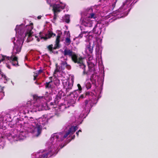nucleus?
Returning <instances> with one entry per match:
<instances>
[{
    "mask_svg": "<svg viewBox=\"0 0 158 158\" xmlns=\"http://www.w3.org/2000/svg\"><path fill=\"white\" fill-rule=\"evenodd\" d=\"M75 135H73L71 137V139H73L75 138Z\"/></svg>",
    "mask_w": 158,
    "mask_h": 158,
    "instance_id": "43",
    "label": "nucleus"
},
{
    "mask_svg": "<svg viewBox=\"0 0 158 158\" xmlns=\"http://www.w3.org/2000/svg\"><path fill=\"white\" fill-rule=\"evenodd\" d=\"M93 93L91 92H86L85 94L81 95L79 97L78 99L85 98L86 96L92 97Z\"/></svg>",
    "mask_w": 158,
    "mask_h": 158,
    "instance_id": "12",
    "label": "nucleus"
},
{
    "mask_svg": "<svg viewBox=\"0 0 158 158\" xmlns=\"http://www.w3.org/2000/svg\"><path fill=\"white\" fill-rule=\"evenodd\" d=\"M60 48V44H58L55 43L54 46L53 47V49L54 50H55L57 49H59Z\"/></svg>",
    "mask_w": 158,
    "mask_h": 158,
    "instance_id": "34",
    "label": "nucleus"
},
{
    "mask_svg": "<svg viewBox=\"0 0 158 158\" xmlns=\"http://www.w3.org/2000/svg\"><path fill=\"white\" fill-rule=\"evenodd\" d=\"M41 16H39L37 17V18L38 19H40L41 18Z\"/></svg>",
    "mask_w": 158,
    "mask_h": 158,
    "instance_id": "47",
    "label": "nucleus"
},
{
    "mask_svg": "<svg viewBox=\"0 0 158 158\" xmlns=\"http://www.w3.org/2000/svg\"><path fill=\"white\" fill-rule=\"evenodd\" d=\"M77 86L78 87V89L79 91H81L82 90L81 87L80 85L79 84H78L77 85Z\"/></svg>",
    "mask_w": 158,
    "mask_h": 158,
    "instance_id": "37",
    "label": "nucleus"
},
{
    "mask_svg": "<svg viewBox=\"0 0 158 158\" xmlns=\"http://www.w3.org/2000/svg\"><path fill=\"white\" fill-rule=\"evenodd\" d=\"M4 87H2L0 86V95H1V96L0 97V98L2 99L3 97L4 96V92L3 91V88Z\"/></svg>",
    "mask_w": 158,
    "mask_h": 158,
    "instance_id": "23",
    "label": "nucleus"
},
{
    "mask_svg": "<svg viewBox=\"0 0 158 158\" xmlns=\"http://www.w3.org/2000/svg\"><path fill=\"white\" fill-rule=\"evenodd\" d=\"M48 153L43 154L40 156V158H47Z\"/></svg>",
    "mask_w": 158,
    "mask_h": 158,
    "instance_id": "29",
    "label": "nucleus"
},
{
    "mask_svg": "<svg viewBox=\"0 0 158 158\" xmlns=\"http://www.w3.org/2000/svg\"><path fill=\"white\" fill-rule=\"evenodd\" d=\"M47 48L48 49V50L50 52V53L51 52L53 49V45L52 44L49 45L47 47Z\"/></svg>",
    "mask_w": 158,
    "mask_h": 158,
    "instance_id": "25",
    "label": "nucleus"
},
{
    "mask_svg": "<svg viewBox=\"0 0 158 158\" xmlns=\"http://www.w3.org/2000/svg\"><path fill=\"white\" fill-rule=\"evenodd\" d=\"M83 34L82 33H81L78 36V37L80 38H82V37H83Z\"/></svg>",
    "mask_w": 158,
    "mask_h": 158,
    "instance_id": "42",
    "label": "nucleus"
},
{
    "mask_svg": "<svg viewBox=\"0 0 158 158\" xmlns=\"http://www.w3.org/2000/svg\"><path fill=\"white\" fill-rule=\"evenodd\" d=\"M93 44L92 46L90 45V44L89 43V44L87 45V49L89 51V52L90 53H92L93 52Z\"/></svg>",
    "mask_w": 158,
    "mask_h": 158,
    "instance_id": "20",
    "label": "nucleus"
},
{
    "mask_svg": "<svg viewBox=\"0 0 158 158\" xmlns=\"http://www.w3.org/2000/svg\"><path fill=\"white\" fill-rule=\"evenodd\" d=\"M73 85V84H71L69 81L68 82V85L66 89V93L72 89Z\"/></svg>",
    "mask_w": 158,
    "mask_h": 158,
    "instance_id": "19",
    "label": "nucleus"
},
{
    "mask_svg": "<svg viewBox=\"0 0 158 158\" xmlns=\"http://www.w3.org/2000/svg\"><path fill=\"white\" fill-rule=\"evenodd\" d=\"M0 75L2 76V77L6 81H7L8 80V78L7 77L4 75L3 73L1 71V69H0Z\"/></svg>",
    "mask_w": 158,
    "mask_h": 158,
    "instance_id": "26",
    "label": "nucleus"
},
{
    "mask_svg": "<svg viewBox=\"0 0 158 158\" xmlns=\"http://www.w3.org/2000/svg\"><path fill=\"white\" fill-rule=\"evenodd\" d=\"M68 34H69L68 36L66 37L65 40V42L67 45H69L70 44L71 42L70 38V36L69 31L68 32L67 35Z\"/></svg>",
    "mask_w": 158,
    "mask_h": 158,
    "instance_id": "16",
    "label": "nucleus"
},
{
    "mask_svg": "<svg viewBox=\"0 0 158 158\" xmlns=\"http://www.w3.org/2000/svg\"><path fill=\"white\" fill-rule=\"evenodd\" d=\"M88 70L89 71V75L90 74V73L92 72L93 70L94 69V68L91 67L89 64H88Z\"/></svg>",
    "mask_w": 158,
    "mask_h": 158,
    "instance_id": "27",
    "label": "nucleus"
},
{
    "mask_svg": "<svg viewBox=\"0 0 158 158\" xmlns=\"http://www.w3.org/2000/svg\"><path fill=\"white\" fill-rule=\"evenodd\" d=\"M66 144H65L63 145V146L61 147V148H62L63 147H64V146H65L66 145Z\"/></svg>",
    "mask_w": 158,
    "mask_h": 158,
    "instance_id": "54",
    "label": "nucleus"
},
{
    "mask_svg": "<svg viewBox=\"0 0 158 158\" xmlns=\"http://www.w3.org/2000/svg\"><path fill=\"white\" fill-rule=\"evenodd\" d=\"M52 82V81H51L49 82H46L44 84L45 85V89L49 90V93H53V91L55 88V86L51 85V83Z\"/></svg>",
    "mask_w": 158,
    "mask_h": 158,
    "instance_id": "8",
    "label": "nucleus"
},
{
    "mask_svg": "<svg viewBox=\"0 0 158 158\" xmlns=\"http://www.w3.org/2000/svg\"><path fill=\"white\" fill-rule=\"evenodd\" d=\"M52 138H53L54 139H56L57 140L59 138V136L58 134H54L53 135H52Z\"/></svg>",
    "mask_w": 158,
    "mask_h": 158,
    "instance_id": "32",
    "label": "nucleus"
},
{
    "mask_svg": "<svg viewBox=\"0 0 158 158\" xmlns=\"http://www.w3.org/2000/svg\"><path fill=\"white\" fill-rule=\"evenodd\" d=\"M56 13L54 12V16L53 19L52 20V22L53 23H55L56 20V19L57 15L56 14Z\"/></svg>",
    "mask_w": 158,
    "mask_h": 158,
    "instance_id": "30",
    "label": "nucleus"
},
{
    "mask_svg": "<svg viewBox=\"0 0 158 158\" xmlns=\"http://www.w3.org/2000/svg\"><path fill=\"white\" fill-rule=\"evenodd\" d=\"M27 106L29 107L30 108H31L32 107L31 106H29V105H30L31 106V102H28L27 103Z\"/></svg>",
    "mask_w": 158,
    "mask_h": 158,
    "instance_id": "38",
    "label": "nucleus"
},
{
    "mask_svg": "<svg viewBox=\"0 0 158 158\" xmlns=\"http://www.w3.org/2000/svg\"><path fill=\"white\" fill-rule=\"evenodd\" d=\"M46 93L47 94H48V92H46Z\"/></svg>",
    "mask_w": 158,
    "mask_h": 158,
    "instance_id": "59",
    "label": "nucleus"
},
{
    "mask_svg": "<svg viewBox=\"0 0 158 158\" xmlns=\"http://www.w3.org/2000/svg\"><path fill=\"white\" fill-rule=\"evenodd\" d=\"M48 122V119L45 117V115H43V117L39 118L38 120L33 123L35 125H31L32 126L31 132L34 133L35 136H39L42 132V127L47 124Z\"/></svg>",
    "mask_w": 158,
    "mask_h": 158,
    "instance_id": "1",
    "label": "nucleus"
},
{
    "mask_svg": "<svg viewBox=\"0 0 158 158\" xmlns=\"http://www.w3.org/2000/svg\"><path fill=\"white\" fill-rule=\"evenodd\" d=\"M35 84H36V85H41L42 84L41 83V82H38L37 81H36L35 82Z\"/></svg>",
    "mask_w": 158,
    "mask_h": 158,
    "instance_id": "41",
    "label": "nucleus"
},
{
    "mask_svg": "<svg viewBox=\"0 0 158 158\" xmlns=\"http://www.w3.org/2000/svg\"><path fill=\"white\" fill-rule=\"evenodd\" d=\"M78 127L77 126H71L68 130V132L70 134L72 135L77 129Z\"/></svg>",
    "mask_w": 158,
    "mask_h": 158,
    "instance_id": "13",
    "label": "nucleus"
},
{
    "mask_svg": "<svg viewBox=\"0 0 158 158\" xmlns=\"http://www.w3.org/2000/svg\"><path fill=\"white\" fill-rule=\"evenodd\" d=\"M52 36L53 37L55 36H56V34L55 33H53L52 32Z\"/></svg>",
    "mask_w": 158,
    "mask_h": 158,
    "instance_id": "46",
    "label": "nucleus"
},
{
    "mask_svg": "<svg viewBox=\"0 0 158 158\" xmlns=\"http://www.w3.org/2000/svg\"><path fill=\"white\" fill-rule=\"evenodd\" d=\"M62 33H58L56 36V38L55 41V43L58 44H60V38Z\"/></svg>",
    "mask_w": 158,
    "mask_h": 158,
    "instance_id": "21",
    "label": "nucleus"
},
{
    "mask_svg": "<svg viewBox=\"0 0 158 158\" xmlns=\"http://www.w3.org/2000/svg\"><path fill=\"white\" fill-rule=\"evenodd\" d=\"M83 58L82 57L81 59H79V60L77 62H76V63L77 64L79 65L81 68L82 69H83V72L82 73V75L87 76L89 75V71L88 70H86V66L83 63Z\"/></svg>",
    "mask_w": 158,
    "mask_h": 158,
    "instance_id": "6",
    "label": "nucleus"
},
{
    "mask_svg": "<svg viewBox=\"0 0 158 158\" xmlns=\"http://www.w3.org/2000/svg\"><path fill=\"white\" fill-rule=\"evenodd\" d=\"M95 99L96 98H93L92 97H90L85 101L83 107L87 113H89L93 105H95L97 103L94 102Z\"/></svg>",
    "mask_w": 158,
    "mask_h": 158,
    "instance_id": "4",
    "label": "nucleus"
},
{
    "mask_svg": "<svg viewBox=\"0 0 158 158\" xmlns=\"http://www.w3.org/2000/svg\"><path fill=\"white\" fill-rule=\"evenodd\" d=\"M78 132H81V130H79L78 131Z\"/></svg>",
    "mask_w": 158,
    "mask_h": 158,
    "instance_id": "55",
    "label": "nucleus"
},
{
    "mask_svg": "<svg viewBox=\"0 0 158 158\" xmlns=\"http://www.w3.org/2000/svg\"><path fill=\"white\" fill-rule=\"evenodd\" d=\"M69 107V106L68 105L66 106L65 104L63 103L61 104L60 106H59V109L61 111H63L66 109L68 108Z\"/></svg>",
    "mask_w": 158,
    "mask_h": 158,
    "instance_id": "15",
    "label": "nucleus"
},
{
    "mask_svg": "<svg viewBox=\"0 0 158 158\" xmlns=\"http://www.w3.org/2000/svg\"><path fill=\"white\" fill-rule=\"evenodd\" d=\"M65 6L64 4L60 3L54 4L53 6V10L54 12H60L64 9Z\"/></svg>",
    "mask_w": 158,
    "mask_h": 158,
    "instance_id": "7",
    "label": "nucleus"
},
{
    "mask_svg": "<svg viewBox=\"0 0 158 158\" xmlns=\"http://www.w3.org/2000/svg\"><path fill=\"white\" fill-rule=\"evenodd\" d=\"M62 53L64 56H68L71 58L72 61L75 63L78 62L79 59H81L82 57L79 56L78 54L73 52L71 49L66 48L63 52Z\"/></svg>",
    "mask_w": 158,
    "mask_h": 158,
    "instance_id": "2",
    "label": "nucleus"
},
{
    "mask_svg": "<svg viewBox=\"0 0 158 158\" xmlns=\"http://www.w3.org/2000/svg\"><path fill=\"white\" fill-rule=\"evenodd\" d=\"M23 42L24 40L22 38H18L16 43L13 42L14 44V49L16 51L15 52V54L19 53L21 51Z\"/></svg>",
    "mask_w": 158,
    "mask_h": 158,
    "instance_id": "5",
    "label": "nucleus"
},
{
    "mask_svg": "<svg viewBox=\"0 0 158 158\" xmlns=\"http://www.w3.org/2000/svg\"><path fill=\"white\" fill-rule=\"evenodd\" d=\"M62 92H59L56 95L54 100V103L56 104L59 103L62 98Z\"/></svg>",
    "mask_w": 158,
    "mask_h": 158,
    "instance_id": "11",
    "label": "nucleus"
},
{
    "mask_svg": "<svg viewBox=\"0 0 158 158\" xmlns=\"http://www.w3.org/2000/svg\"><path fill=\"white\" fill-rule=\"evenodd\" d=\"M52 31H48V34L45 35V36L46 37L47 39H50L52 37Z\"/></svg>",
    "mask_w": 158,
    "mask_h": 158,
    "instance_id": "24",
    "label": "nucleus"
},
{
    "mask_svg": "<svg viewBox=\"0 0 158 158\" xmlns=\"http://www.w3.org/2000/svg\"><path fill=\"white\" fill-rule=\"evenodd\" d=\"M97 27V24H96L94 26V27L93 28V30H92L93 32L96 34H98V32L96 31V28Z\"/></svg>",
    "mask_w": 158,
    "mask_h": 158,
    "instance_id": "31",
    "label": "nucleus"
},
{
    "mask_svg": "<svg viewBox=\"0 0 158 158\" xmlns=\"http://www.w3.org/2000/svg\"><path fill=\"white\" fill-rule=\"evenodd\" d=\"M6 66L9 69H10L11 68H10V65H9L8 64H6Z\"/></svg>",
    "mask_w": 158,
    "mask_h": 158,
    "instance_id": "44",
    "label": "nucleus"
},
{
    "mask_svg": "<svg viewBox=\"0 0 158 158\" xmlns=\"http://www.w3.org/2000/svg\"><path fill=\"white\" fill-rule=\"evenodd\" d=\"M89 18L91 19H95L96 18V17L95 16V14L93 13H92L89 15Z\"/></svg>",
    "mask_w": 158,
    "mask_h": 158,
    "instance_id": "35",
    "label": "nucleus"
},
{
    "mask_svg": "<svg viewBox=\"0 0 158 158\" xmlns=\"http://www.w3.org/2000/svg\"><path fill=\"white\" fill-rule=\"evenodd\" d=\"M86 32H85V31H82L81 33L83 34H86Z\"/></svg>",
    "mask_w": 158,
    "mask_h": 158,
    "instance_id": "51",
    "label": "nucleus"
},
{
    "mask_svg": "<svg viewBox=\"0 0 158 158\" xmlns=\"http://www.w3.org/2000/svg\"><path fill=\"white\" fill-rule=\"evenodd\" d=\"M37 77V75H36V76H34V79H33V80H35V79H36V77Z\"/></svg>",
    "mask_w": 158,
    "mask_h": 158,
    "instance_id": "45",
    "label": "nucleus"
},
{
    "mask_svg": "<svg viewBox=\"0 0 158 158\" xmlns=\"http://www.w3.org/2000/svg\"><path fill=\"white\" fill-rule=\"evenodd\" d=\"M70 16L69 15H65L63 18V21L67 23H69L70 22Z\"/></svg>",
    "mask_w": 158,
    "mask_h": 158,
    "instance_id": "14",
    "label": "nucleus"
},
{
    "mask_svg": "<svg viewBox=\"0 0 158 158\" xmlns=\"http://www.w3.org/2000/svg\"><path fill=\"white\" fill-rule=\"evenodd\" d=\"M4 61L10 63L13 66L17 67L19 66L18 57L13 55L10 57L2 55V58L0 59V63Z\"/></svg>",
    "mask_w": 158,
    "mask_h": 158,
    "instance_id": "3",
    "label": "nucleus"
},
{
    "mask_svg": "<svg viewBox=\"0 0 158 158\" xmlns=\"http://www.w3.org/2000/svg\"><path fill=\"white\" fill-rule=\"evenodd\" d=\"M61 70L60 66H59L58 65L57 63L56 64V69L54 71V74H56V73L60 72Z\"/></svg>",
    "mask_w": 158,
    "mask_h": 158,
    "instance_id": "22",
    "label": "nucleus"
},
{
    "mask_svg": "<svg viewBox=\"0 0 158 158\" xmlns=\"http://www.w3.org/2000/svg\"><path fill=\"white\" fill-rule=\"evenodd\" d=\"M83 23L84 25L86 27H91L92 26V22L90 21H84Z\"/></svg>",
    "mask_w": 158,
    "mask_h": 158,
    "instance_id": "18",
    "label": "nucleus"
},
{
    "mask_svg": "<svg viewBox=\"0 0 158 158\" xmlns=\"http://www.w3.org/2000/svg\"><path fill=\"white\" fill-rule=\"evenodd\" d=\"M44 128H45V129H46L45 127H44Z\"/></svg>",
    "mask_w": 158,
    "mask_h": 158,
    "instance_id": "60",
    "label": "nucleus"
},
{
    "mask_svg": "<svg viewBox=\"0 0 158 158\" xmlns=\"http://www.w3.org/2000/svg\"><path fill=\"white\" fill-rule=\"evenodd\" d=\"M30 29L29 30L27 31L25 33L26 36H27L28 37H31L33 33L32 31V29L33 28V23H30Z\"/></svg>",
    "mask_w": 158,
    "mask_h": 158,
    "instance_id": "10",
    "label": "nucleus"
},
{
    "mask_svg": "<svg viewBox=\"0 0 158 158\" xmlns=\"http://www.w3.org/2000/svg\"><path fill=\"white\" fill-rule=\"evenodd\" d=\"M54 53V54H58V51H53V50H52V52H51L50 53Z\"/></svg>",
    "mask_w": 158,
    "mask_h": 158,
    "instance_id": "39",
    "label": "nucleus"
},
{
    "mask_svg": "<svg viewBox=\"0 0 158 158\" xmlns=\"http://www.w3.org/2000/svg\"><path fill=\"white\" fill-rule=\"evenodd\" d=\"M35 36V38H37L38 37H37V36Z\"/></svg>",
    "mask_w": 158,
    "mask_h": 158,
    "instance_id": "58",
    "label": "nucleus"
},
{
    "mask_svg": "<svg viewBox=\"0 0 158 158\" xmlns=\"http://www.w3.org/2000/svg\"><path fill=\"white\" fill-rule=\"evenodd\" d=\"M91 85L90 83L87 84L86 85V87L87 89H90L91 88Z\"/></svg>",
    "mask_w": 158,
    "mask_h": 158,
    "instance_id": "36",
    "label": "nucleus"
},
{
    "mask_svg": "<svg viewBox=\"0 0 158 158\" xmlns=\"http://www.w3.org/2000/svg\"><path fill=\"white\" fill-rule=\"evenodd\" d=\"M50 104L51 105H54L53 103V102H51L50 103Z\"/></svg>",
    "mask_w": 158,
    "mask_h": 158,
    "instance_id": "53",
    "label": "nucleus"
},
{
    "mask_svg": "<svg viewBox=\"0 0 158 158\" xmlns=\"http://www.w3.org/2000/svg\"><path fill=\"white\" fill-rule=\"evenodd\" d=\"M76 134L77 135V136H78V135H79V132L77 131L76 132Z\"/></svg>",
    "mask_w": 158,
    "mask_h": 158,
    "instance_id": "48",
    "label": "nucleus"
},
{
    "mask_svg": "<svg viewBox=\"0 0 158 158\" xmlns=\"http://www.w3.org/2000/svg\"><path fill=\"white\" fill-rule=\"evenodd\" d=\"M30 119H33V118H32V117H30Z\"/></svg>",
    "mask_w": 158,
    "mask_h": 158,
    "instance_id": "56",
    "label": "nucleus"
},
{
    "mask_svg": "<svg viewBox=\"0 0 158 158\" xmlns=\"http://www.w3.org/2000/svg\"><path fill=\"white\" fill-rule=\"evenodd\" d=\"M72 139H69L68 140V143H69V142H70L72 140Z\"/></svg>",
    "mask_w": 158,
    "mask_h": 158,
    "instance_id": "49",
    "label": "nucleus"
},
{
    "mask_svg": "<svg viewBox=\"0 0 158 158\" xmlns=\"http://www.w3.org/2000/svg\"><path fill=\"white\" fill-rule=\"evenodd\" d=\"M61 70H64L65 68L68 70L71 69V67L70 65L68 64L66 61H62L60 64Z\"/></svg>",
    "mask_w": 158,
    "mask_h": 158,
    "instance_id": "9",
    "label": "nucleus"
},
{
    "mask_svg": "<svg viewBox=\"0 0 158 158\" xmlns=\"http://www.w3.org/2000/svg\"><path fill=\"white\" fill-rule=\"evenodd\" d=\"M41 32H40L39 33L40 35V38L41 39H44V40L45 41L46 40H47V38L45 36L44 37L43 36L41 35Z\"/></svg>",
    "mask_w": 158,
    "mask_h": 158,
    "instance_id": "33",
    "label": "nucleus"
},
{
    "mask_svg": "<svg viewBox=\"0 0 158 158\" xmlns=\"http://www.w3.org/2000/svg\"><path fill=\"white\" fill-rule=\"evenodd\" d=\"M37 40L38 42H40V39L38 38H37Z\"/></svg>",
    "mask_w": 158,
    "mask_h": 158,
    "instance_id": "52",
    "label": "nucleus"
},
{
    "mask_svg": "<svg viewBox=\"0 0 158 158\" xmlns=\"http://www.w3.org/2000/svg\"><path fill=\"white\" fill-rule=\"evenodd\" d=\"M42 72V70L41 69H40L39 70V73H41Z\"/></svg>",
    "mask_w": 158,
    "mask_h": 158,
    "instance_id": "50",
    "label": "nucleus"
},
{
    "mask_svg": "<svg viewBox=\"0 0 158 158\" xmlns=\"http://www.w3.org/2000/svg\"><path fill=\"white\" fill-rule=\"evenodd\" d=\"M72 95H73V96H71L72 97H73V98L75 99V100L77 99L78 97V94L75 91L71 92L69 94H68L67 95V96L68 97L69 96H71Z\"/></svg>",
    "mask_w": 158,
    "mask_h": 158,
    "instance_id": "17",
    "label": "nucleus"
},
{
    "mask_svg": "<svg viewBox=\"0 0 158 158\" xmlns=\"http://www.w3.org/2000/svg\"><path fill=\"white\" fill-rule=\"evenodd\" d=\"M117 2V0H115V2H114V3H113V4H112V6H113V8L115 7V4L116 2Z\"/></svg>",
    "mask_w": 158,
    "mask_h": 158,
    "instance_id": "40",
    "label": "nucleus"
},
{
    "mask_svg": "<svg viewBox=\"0 0 158 158\" xmlns=\"http://www.w3.org/2000/svg\"><path fill=\"white\" fill-rule=\"evenodd\" d=\"M69 134H70L68 131L66 132V133L63 135V137L60 139L61 141H63L64 138H66Z\"/></svg>",
    "mask_w": 158,
    "mask_h": 158,
    "instance_id": "28",
    "label": "nucleus"
},
{
    "mask_svg": "<svg viewBox=\"0 0 158 158\" xmlns=\"http://www.w3.org/2000/svg\"><path fill=\"white\" fill-rule=\"evenodd\" d=\"M72 101H73V102H74V100H71Z\"/></svg>",
    "mask_w": 158,
    "mask_h": 158,
    "instance_id": "57",
    "label": "nucleus"
}]
</instances>
